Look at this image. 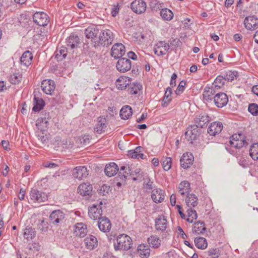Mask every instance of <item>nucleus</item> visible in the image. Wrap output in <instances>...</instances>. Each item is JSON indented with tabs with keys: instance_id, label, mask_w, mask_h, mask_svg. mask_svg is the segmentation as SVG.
I'll return each mask as SVG.
<instances>
[{
	"instance_id": "obj_1",
	"label": "nucleus",
	"mask_w": 258,
	"mask_h": 258,
	"mask_svg": "<svg viewBox=\"0 0 258 258\" xmlns=\"http://www.w3.org/2000/svg\"><path fill=\"white\" fill-rule=\"evenodd\" d=\"M132 244L131 238L122 234L117 237L116 242L114 243V248L115 251H126L131 248Z\"/></svg>"
},
{
	"instance_id": "obj_2",
	"label": "nucleus",
	"mask_w": 258,
	"mask_h": 258,
	"mask_svg": "<svg viewBox=\"0 0 258 258\" xmlns=\"http://www.w3.org/2000/svg\"><path fill=\"white\" fill-rule=\"evenodd\" d=\"M114 40L113 32L109 30L106 29L99 33V39L94 41V46L97 47L100 45L108 46L111 44Z\"/></svg>"
},
{
	"instance_id": "obj_3",
	"label": "nucleus",
	"mask_w": 258,
	"mask_h": 258,
	"mask_svg": "<svg viewBox=\"0 0 258 258\" xmlns=\"http://www.w3.org/2000/svg\"><path fill=\"white\" fill-rule=\"evenodd\" d=\"M229 143L232 147L236 149H240L248 145L246 137L241 133L232 135Z\"/></svg>"
},
{
	"instance_id": "obj_4",
	"label": "nucleus",
	"mask_w": 258,
	"mask_h": 258,
	"mask_svg": "<svg viewBox=\"0 0 258 258\" xmlns=\"http://www.w3.org/2000/svg\"><path fill=\"white\" fill-rule=\"evenodd\" d=\"M103 203L102 201L92 205L88 208L89 217L94 220H99L102 215V206Z\"/></svg>"
},
{
	"instance_id": "obj_5",
	"label": "nucleus",
	"mask_w": 258,
	"mask_h": 258,
	"mask_svg": "<svg viewBox=\"0 0 258 258\" xmlns=\"http://www.w3.org/2000/svg\"><path fill=\"white\" fill-rule=\"evenodd\" d=\"M30 200L34 202H44L47 200L46 193L39 191L37 189H31L29 193Z\"/></svg>"
},
{
	"instance_id": "obj_6",
	"label": "nucleus",
	"mask_w": 258,
	"mask_h": 258,
	"mask_svg": "<svg viewBox=\"0 0 258 258\" xmlns=\"http://www.w3.org/2000/svg\"><path fill=\"white\" fill-rule=\"evenodd\" d=\"M33 22L38 26H46L49 21V17L43 12H37L33 16Z\"/></svg>"
},
{
	"instance_id": "obj_7",
	"label": "nucleus",
	"mask_w": 258,
	"mask_h": 258,
	"mask_svg": "<svg viewBox=\"0 0 258 258\" xmlns=\"http://www.w3.org/2000/svg\"><path fill=\"white\" fill-rule=\"evenodd\" d=\"M170 47V45L168 42L165 41H160L155 45L154 51L158 56H163L167 53Z\"/></svg>"
},
{
	"instance_id": "obj_8",
	"label": "nucleus",
	"mask_w": 258,
	"mask_h": 258,
	"mask_svg": "<svg viewBox=\"0 0 258 258\" xmlns=\"http://www.w3.org/2000/svg\"><path fill=\"white\" fill-rule=\"evenodd\" d=\"M200 133V130L196 125H191L185 133V137L188 141H190V143H192L193 141L198 138Z\"/></svg>"
},
{
	"instance_id": "obj_9",
	"label": "nucleus",
	"mask_w": 258,
	"mask_h": 258,
	"mask_svg": "<svg viewBox=\"0 0 258 258\" xmlns=\"http://www.w3.org/2000/svg\"><path fill=\"white\" fill-rule=\"evenodd\" d=\"M117 70L121 73H125L131 70L132 62L130 59L122 57L118 59L116 63Z\"/></svg>"
},
{
	"instance_id": "obj_10",
	"label": "nucleus",
	"mask_w": 258,
	"mask_h": 258,
	"mask_svg": "<svg viewBox=\"0 0 258 258\" xmlns=\"http://www.w3.org/2000/svg\"><path fill=\"white\" fill-rule=\"evenodd\" d=\"M228 102L227 94L223 92H217L214 97V102L218 108L226 106Z\"/></svg>"
},
{
	"instance_id": "obj_11",
	"label": "nucleus",
	"mask_w": 258,
	"mask_h": 258,
	"mask_svg": "<svg viewBox=\"0 0 258 258\" xmlns=\"http://www.w3.org/2000/svg\"><path fill=\"white\" fill-rule=\"evenodd\" d=\"M125 52V46L121 43H115L111 50V55L115 59L120 58Z\"/></svg>"
},
{
	"instance_id": "obj_12",
	"label": "nucleus",
	"mask_w": 258,
	"mask_h": 258,
	"mask_svg": "<svg viewBox=\"0 0 258 258\" xmlns=\"http://www.w3.org/2000/svg\"><path fill=\"white\" fill-rule=\"evenodd\" d=\"M64 213L60 210H54L51 212L49 216L50 222L53 225H58L59 223L62 222L64 218Z\"/></svg>"
},
{
	"instance_id": "obj_13",
	"label": "nucleus",
	"mask_w": 258,
	"mask_h": 258,
	"mask_svg": "<svg viewBox=\"0 0 258 258\" xmlns=\"http://www.w3.org/2000/svg\"><path fill=\"white\" fill-rule=\"evenodd\" d=\"M155 226L157 231L163 232L167 227V221L163 215H158L155 219Z\"/></svg>"
},
{
	"instance_id": "obj_14",
	"label": "nucleus",
	"mask_w": 258,
	"mask_h": 258,
	"mask_svg": "<svg viewBox=\"0 0 258 258\" xmlns=\"http://www.w3.org/2000/svg\"><path fill=\"white\" fill-rule=\"evenodd\" d=\"M131 8L135 13L140 14L145 12L147 5L143 0H135L131 3Z\"/></svg>"
},
{
	"instance_id": "obj_15",
	"label": "nucleus",
	"mask_w": 258,
	"mask_h": 258,
	"mask_svg": "<svg viewBox=\"0 0 258 258\" xmlns=\"http://www.w3.org/2000/svg\"><path fill=\"white\" fill-rule=\"evenodd\" d=\"M244 24L247 30H254L258 28V18L255 16L246 17L244 19Z\"/></svg>"
},
{
	"instance_id": "obj_16",
	"label": "nucleus",
	"mask_w": 258,
	"mask_h": 258,
	"mask_svg": "<svg viewBox=\"0 0 258 258\" xmlns=\"http://www.w3.org/2000/svg\"><path fill=\"white\" fill-rule=\"evenodd\" d=\"M210 121V117L205 113H202L197 115L195 118V124L197 127L204 128L207 126V124Z\"/></svg>"
},
{
	"instance_id": "obj_17",
	"label": "nucleus",
	"mask_w": 258,
	"mask_h": 258,
	"mask_svg": "<svg viewBox=\"0 0 258 258\" xmlns=\"http://www.w3.org/2000/svg\"><path fill=\"white\" fill-rule=\"evenodd\" d=\"M89 174L86 166H78L75 168L73 171V175L74 178L79 180H83L86 178Z\"/></svg>"
},
{
	"instance_id": "obj_18",
	"label": "nucleus",
	"mask_w": 258,
	"mask_h": 258,
	"mask_svg": "<svg viewBox=\"0 0 258 258\" xmlns=\"http://www.w3.org/2000/svg\"><path fill=\"white\" fill-rule=\"evenodd\" d=\"M98 226L99 230L103 232H108L111 228L110 220L106 217H102L98 221Z\"/></svg>"
},
{
	"instance_id": "obj_19",
	"label": "nucleus",
	"mask_w": 258,
	"mask_h": 258,
	"mask_svg": "<svg viewBox=\"0 0 258 258\" xmlns=\"http://www.w3.org/2000/svg\"><path fill=\"white\" fill-rule=\"evenodd\" d=\"M194 156L190 153H186L183 154L180 160L181 166L184 169L189 168L192 164Z\"/></svg>"
},
{
	"instance_id": "obj_20",
	"label": "nucleus",
	"mask_w": 258,
	"mask_h": 258,
	"mask_svg": "<svg viewBox=\"0 0 258 258\" xmlns=\"http://www.w3.org/2000/svg\"><path fill=\"white\" fill-rule=\"evenodd\" d=\"M41 87L45 93L51 95L54 90L55 85L53 80H45L42 82Z\"/></svg>"
},
{
	"instance_id": "obj_21",
	"label": "nucleus",
	"mask_w": 258,
	"mask_h": 258,
	"mask_svg": "<svg viewBox=\"0 0 258 258\" xmlns=\"http://www.w3.org/2000/svg\"><path fill=\"white\" fill-rule=\"evenodd\" d=\"M217 93L216 89L213 87L207 86L205 87L203 93L204 100L207 101H211L214 99V97Z\"/></svg>"
},
{
	"instance_id": "obj_22",
	"label": "nucleus",
	"mask_w": 258,
	"mask_h": 258,
	"mask_svg": "<svg viewBox=\"0 0 258 258\" xmlns=\"http://www.w3.org/2000/svg\"><path fill=\"white\" fill-rule=\"evenodd\" d=\"M106 119L103 116H100L97 118V122L94 129L95 132L98 134L104 132L107 127Z\"/></svg>"
},
{
	"instance_id": "obj_23",
	"label": "nucleus",
	"mask_w": 258,
	"mask_h": 258,
	"mask_svg": "<svg viewBox=\"0 0 258 258\" xmlns=\"http://www.w3.org/2000/svg\"><path fill=\"white\" fill-rule=\"evenodd\" d=\"M86 225L83 223H78L75 226L74 233L76 236L84 237L87 233Z\"/></svg>"
},
{
	"instance_id": "obj_24",
	"label": "nucleus",
	"mask_w": 258,
	"mask_h": 258,
	"mask_svg": "<svg viewBox=\"0 0 258 258\" xmlns=\"http://www.w3.org/2000/svg\"><path fill=\"white\" fill-rule=\"evenodd\" d=\"M223 124L220 122H213L208 128V132L211 136H215L219 134L223 129Z\"/></svg>"
},
{
	"instance_id": "obj_25",
	"label": "nucleus",
	"mask_w": 258,
	"mask_h": 258,
	"mask_svg": "<svg viewBox=\"0 0 258 258\" xmlns=\"http://www.w3.org/2000/svg\"><path fill=\"white\" fill-rule=\"evenodd\" d=\"M84 243L86 247L89 250H93L98 245V240L96 237L89 235L84 239Z\"/></svg>"
},
{
	"instance_id": "obj_26",
	"label": "nucleus",
	"mask_w": 258,
	"mask_h": 258,
	"mask_svg": "<svg viewBox=\"0 0 258 258\" xmlns=\"http://www.w3.org/2000/svg\"><path fill=\"white\" fill-rule=\"evenodd\" d=\"M118 171V168L116 163L111 162L106 164L104 169L105 174L108 177H112Z\"/></svg>"
},
{
	"instance_id": "obj_27",
	"label": "nucleus",
	"mask_w": 258,
	"mask_h": 258,
	"mask_svg": "<svg viewBox=\"0 0 258 258\" xmlns=\"http://www.w3.org/2000/svg\"><path fill=\"white\" fill-rule=\"evenodd\" d=\"M151 198L155 203H161L164 199V192L159 188L154 189L152 190Z\"/></svg>"
},
{
	"instance_id": "obj_28",
	"label": "nucleus",
	"mask_w": 258,
	"mask_h": 258,
	"mask_svg": "<svg viewBox=\"0 0 258 258\" xmlns=\"http://www.w3.org/2000/svg\"><path fill=\"white\" fill-rule=\"evenodd\" d=\"M92 190V186L88 183L80 184L78 188V192L82 196H89Z\"/></svg>"
},
{
	"instance_id": "obj_29",
	"label": "nucleus",
	"mask_w": 258,
	"mask_h": 258,
	"mask_svg": "<svg viewBox=\"0 0 258 258\" xmlns=\"http://www.w3.org/2000/svg\"><path fill=\"white\" fill-rule=\"evenodd\" d=\"M100 30L95 27H89L85 30L84 34L88 39H91L92 40L95 39L97 36L99 34Z\"/></svg>"
},
{
	"instance_id": "obj_30",
	"label": "nucleus",
	"mask_w": 258,
	"mask_h": 258,
	"mask_svg": "<svg viewBox=\"0 0 258 258\" xmlns=\"http://www.w3.org/2000/svg\"><path fill=\"white\" fill-rule=\"evenodd\" d=\"M186 205L188 208H194L198 206V199L194 194H188L185 198Z\"/></svg>"
},
{
	"instance_id": "obj_31",
	"label": "nucleus",
	"mask_w": 258,
	"mask_h": 258,
	"mask_svg": "<svg viewBox=\"0 0 258 258\" xmlns=\"http://www.w3.org/2000/svg\"><path fill=\"white\" fill-rule=\"evenodd\" d=\"M178 192L181 196H187L189 194L190 190V183L187 181H183L178 185Z\"/></svg>"
},
{
	"instance_id": "obj_32",
	"label": "nucleus",
	"mask_w": 258,
	"mask_h": 258,
	"mask_svg": "<svg viewBox=\"0 0 258 258\" xmlns=\"http://www.w3.org/2000/svg\"><path fill=\"white\" fill-rule=\"evenodd\" d=\"M138 253L141 258H148L150 254V249L148 245L140 244L138 247Z\"/></svg>"
},
{
	"instance_id": "obj_33",
	"label": "nucleus",
	"mask_w": 258,
	"mask_h": 258,
	"mask_svg": "<svg viewBox=\"0 0 258 258\" xmlns=\"http://www.w3.org/2000/svg\"><path fill=\"white\" fill-rule=\"evenodd\" d=\"M143 148L139 146L135 150H132L128 151L127 156L132 158L135 159H143L144 155L141 153Z\"/></svg>"
},
{
	"instance_id": "obj_34",
	"label": "nucleus",
	"mask_w": 258,
	"mask_h": 258,
	"mask_svg": "<svg viewBox=\"0 0 258 258\" xmlns=\"http://www.w3.org/2000/svg\"><path fill=\"white\" fill-rule=\"evenodd\" d=\"M33 59V55L32 53L29 51L24 52L21 57V62L25 66H28L31 63Z\"/></svg>"
},
{
	"instance_id": "obj_35",
	"label": "nucleus",
	"mask_w": 258,
	"mask_h": 258,
	"mask_svg": "<svg viewBox=\"0 0 258 258\" xmlns=\"http://www.w3.org/2000/svg\"><path fill=\"white\" fill-rule=\"evenodd\" d=\"M36 125L41 131H46L48 126V118L46 117L38 118Z\"/></svg>"
},
{
	"instance_id": "obj_36",
	"label": "nucleus",
	"mask_w": 258,
	"mask_h": 258,
	"mask_svg": "<svg viewBox=\"0 0 258 258\" xmlns=\"http://www.w3.org/2000/svg\"><path fill=\"white\" fill-rule=\"evenodd\" d=\"M80 39L77 35H71L67 40V44L68 47L72 49L77 47L79 44Z\"/></svg>"
},
{
	"instance_id": "obj_37",
	"label": "nucleus",
	"mask_w": 258,
	"mask_h": 258,
	"mask_svg": "<svg viewBox=\"0 0 258 258\" xmlns=\"http://www.w3.org/2000/svg\"><path fill=\"white\" fill-rule=\"evenodd\" d=\"M132 114V108L128 105L123 106L120 111V116L123 119H127Z\"/></svg>"
},
{
	"instance_id": "obj_38",
	"label": "nucleus",
	"mask_w": 258,
	"mask_h": 258,
	"mask_svg": "<svg viewBox=\"0 0 258 258\" xmlns=\"http://www.w3.org/2000/svg\"><path fill=\"white\" fill-rule=\"evenodd\" d=\"M128 175H134V172L131 171L130 167L128 166L126 167L124 166H121L120 171L118 173L120 178L123 180H125Z\"/></svg>"
},
{
	"instance_id": "obj_39",
	"label": "nucleus",
	"mask_w": 258,
	"mask_h": 258,
	"mask_svg": "<svg viewBox=\"0 0 258 258\" xmlns=\"http://www.w3.org/2000/svg\"><path fill=\"white\" fill-rule=\"evenodd\" d=\"M148 242L150 246L154 248H158L161 245V240L157 236L151 235L148 238Z\"/></svg>"
},
{
	"instance_id": "obj_40",
	"label": "nucleus",
	"mask_w": 258,
	"mask_h": 258,
	"mask_svg": "<svg viewBox=\"0 0 258 258\" xmlns=\"http://www.w3.org/2000/svg\"><path fill=\"white\" fill-rule=\"evenodd\" d=\"M129 81L128 77L121 76L116 80V86L118 89L121 90L125 89L127 85H128Z\"/></svg>"
},
{
	"instance_id": "obj_41",
	"label": "nucleus",
	"mask_w": 258,
	"mask_h": 258,
	"mask_svg": "<svg viewBox=\"0 0 258 258\" xmlns=\"http://www.w3.org/2000/svg\"><path fill=\"white\" fill-rule=\"evenodd\" d=\"M45 105V102L42 98L35 97L34 98V106L32 110L35 112H37L42 109Z\"/></svg>"
},
{
	"instance_id": "obj_42",
	"label": "nucleus",
	"mask_w": 258,
	"mask_h": 258,
	"mask_svg": "<svg viewBox=\"0 0 258 258\" xmlns=\"http://www.w3.org/2000/svg\"><path fill=\"white\" fill-rule=\"evenodd\" d=\"M23 235L25 239L29 240L35 237L36 231L32 227L28 226L24 230Z\"/></svg>"
},
{
	"instance_id": "obj_43",
	"label": "nucleus",
	"mask_w": 258,
	"mask_h": 258,
	"mask_svg": "<svg viewBox=\"0 0 258 258\" xmlns=\"http://www.w3.org/2000/svg\"><path fill=\"white\" fill-rule=\"evenodd\" d=\"M205 230V224L203 222L201 221L196 222L192 228V232L198 234L203 233Z\"/></svg>"
},
{
	"instance_id": "obj_44",
	"label": "nucleus",
	"mask_w": 258,
	"mask_h": 258,
	"mask_svg": "<svg viewBox=\"0 0 258 258\" xmlns=\"http://www.w3.org/2000/svg\"><path fill=\"white\" fill-rule=\"evenodd\" d=\"M160 16L164 20L170 21L173 18V13L170 10L164 8L160 11Z\"/></svg>"
},
{
	"instance_id": "obj_45",
	"label": "nucleus",
	"mask_w": 258,
	"mask_h": 258,
	"mask_svg": "<svg viewBox=\"0 0 258 258\" xmlns=\"http://www.w3.org/2000/svg\"><path fill=\"white\" fill-rule=\"evenodd\" d=\"M195 245L200 249H204L207 248L208 243L206 238L202 237H197L195 239Z\"/></svg>"
},
{
	"instance_id": "obj_46",
	"label": "nucleus",
	"mask_w": 258,
	"mask_h": 258,
	"mask_svg": "<svg viewBox=\"0 0 258 258\" xmlns=\"http://www.w3.org/2000/svg\"><path fill=\"white\" fill-rule=\"evenodd\" d=\"M67 54V49L64 46H61L55 52V58L58 60H61L64 58Z\"/></svg>"
},
{
	"instance_id": "obj_47",
	"label": "nucleus",
	"mask_w": 258,
	"mask_h": 258,
	"mask_svg": "<svg viewBox=\"0 0 258 258\" xmlns=\"http://www.w3.org/2000/svg\"><path fill=\"white\" fill-rule=\"evenodd\" d=\"M249 155L254 160H258V143H254L251 146Z\"/></svg>"
},
{
	"instance_id": "obj_48",
	"label": "nucleus",
	"mask_w": 258,
	"mask_h": 258,
	"mask_svg": "<svg viewBox=\"0 0 258 258\" xmlns=\"http://www.w3.org/2000/svg\"><path fill=\"white\" fill-rule=\"evenodd\" d=\"M225 78L222 76H218L214 81V82L212 85V86L215 89H220L224 85Z\"/></svg>"
},
{
	"instance_id": "obj_49",
	"label": "nucleus",
	"mask_w": 258,
	"mask_h": 258,
	"mask_svg": "<svg viewBox=\"0 0 258 258\" xmlns=\"http://www.w3.org/2000/svg\"><path fill=\"white\" fill-rule=\"evenodd\" d=\"M192 208H189L187 210V218L186 220L189 223H192L194 220L198 217V215L196 210H193Z\"/></svg>"
},
{
	"instance_id": "obj_50",
	"label": "nucleus",
	"mask_w": 258,
	"mask_h": 258,
	"mask_svg": "<svg viewBox=\"0 0 258 258\" xmlns=\"http://www.w3.org/2000/svg\"><path fill=\"white\" fill-rule=\"evenodd\" d=\"M142 89V85L139 83H133L130 85L128 91L131 94H137Z\"/></svg>"
},
{
	"instance_id": "obj_51",
	"label": "nucleus",
	"mask_w": 258,
	"mask_h": 258,
	"mask_svg": "<svg viewBox=\"0 0 258 258\" xmlns=\"http://www.w3.org/2000/svg\"><path fill=\"white\" fill-rule=\"evenodd\" d=\"M22 78V77L21 74L18 73H16L11 75L9 77V81L13 84H17L21 82Z\"/></svg>"
},
{
	"instance_id": "obj_52",
	"label": "nucleus",
	"mask_w": 258,
	"mask_h": 258,
	"mask_svg": "<svg viewBox=\"0 0 258 258\" xmlns=\"http://www.w3.org/2000/svg\"><path fill=\"white\" fill-rule=\"evenodd\" d=\"M162 164L163 169L167 171L171 167L172 159L170 157H165L162 159Z\"/></svg>"
},
{
	"instance_id": "obj_53",
	"label": "nucleus",
	"mask_w": 258,
	"mask_h": 258,
	"mask_svg": "<svg viewBox=\"0 0 258 258\" xmlns=\"http://www.w3.org/2000/svg\"><path fill=\"white\" fill-rule=\"evenodd\" d=\"M237 74V72L228 71L224 75V78L225 80L229 81H233L234 78L236 77Z\"/></svg>"
},
{
	"instance_id": "obj_54",
	"label": "nucleus",
	"mask_w": 258,
	"mask_h": 258,
	"mask_svg": "<svg viewBox=\"0 0 258 258\" xmlns=\"http://www.w3.org/2000/svg\"><path fill=\"white\" fill-rule=\"evenodd\" d=\"M248 110L252 115H257L258 114V105L256 103L250 104L248 106Z\"/></svg>"
},
{
	"instance_id": "obj_55",
	"label": "nucleus",
	"mask_w": 258,
	"mask_h": 258,
	"mask_svg": "<svg viewBox=\"0 0 258 258\" xmlns=\"http://www.w3.org/2000/svg\"><path fill=\"white\" fill-rule=\"evenodd\" d=\"M186 84V82L184 80H182L180 82L176 91L175 93L176 95L181 94L184 90V86Z\"/></svg>"
},
{
	"instance_id": "obj_56",
	"label": "nucleus",
	"mask_w": 258,
	"mask_h": 258,
	"mask_svg": "<svg viewBox=\"0 0 258 258\" xmlns=\"http://www.w3.org/2000/svg\"><path fill=\"white\" fill-rule=\"evenodd\" d=\"M159 4L156 0H151L149 6L152 10L157 11L159 9Z\"/></svg>"
},
{
	"instance_id": "obj_57",
	"label": "nucleus",
	"mask_w": 258,
	"mask_h": 258,
	"mask_svg": "<svg viewBox=\"0 0 258 258\" xmlns=\"http://www.w3.org/2000/svg\"><path fill=\"white\" fill-rule=\"evenodd\" d=\"M42 135H38V139L41 141V142L45 144H47L48 142V139L46 135H44L45 131H41Z\"/></svg>"
},
{
	"instance_id": "obj_58",
	"label": "nucleus",
	"mask_w": 258,
	"mask_h": 258,
	"mask_svg": "<svg viewBox=\"0 0 258 258\" xmlns=\"http://www.w3.org/2000/svg\"><path fill=\"white\" fill-rule=\"evenodd\" d=\"M80 142L84 145H87L90 143V136L88 135H85L80 139Z\"/></svg>"
},
{
	"instance_id": "obj_59",
	"label": "nucleus",
	"mask_w": 258,
	"mask_h": 258,
	"mask_svg": "<svg viewBox=\"0 0 258 258\" xmlns=\"http://www.w3.org/2000/svg\"><path fill=\"white\" fill-rule=\"evenodd\" d=\"M30 249L33 251H38L40 248V245L38 242H33L29 244Z\"/></svg>"
},
{
	"instance_id": "obj_60",
	"label": "nucleus",
	"mask_w": 258,
	"mask_h": 258,
	"mask_svg": "<svg viewBox=\"0 0 258 258\" xmlns=\"http://www.w3.org/2000/svg\"><path fill=\"white\" fill-rule=\"evenodd\" d=\"M176 207L177 208L178 212L181 218L183 219H185L186 215L183 213L182 211V207L179 205H176Z\"/></svg>"
},
{
	"instance_id": "obj_61",
	"label": "nucleus",
	"mask_w": 258,
	"mask_h": 258,
	"mask_svg": "<svg viewBox=\"0 0 258 258\" xmlns=\"http://www.w3.org/2000/svg\"><path fill=\"white\" fill-rule=\"evenodd\" d=\"M44 166L46 168H55L58 167V165L52 162H46L44 164Z\"/></svg>"
},
{
	"instance_id": "obj_62",
	"label": "nucleus",
	"mask_w": 258,
	"mask_h": 258,
	"mask_svg": "<svg viewBox=\"0 0 258 258\" xmlns=\"http://www.w3.org/2000/svg\"><path fill=\"white\" fill-rule=\"evenodd\" d=\"M171 98H167V97H164L163 98V99L162 100V106L163 107H166L168 106V105L169 104V103H170V102L171 101Z\"/></svg>"
},
{
	"instance_id": "obj_63",
	"label": "nucleus",
	"mask_w": 258,
	"mask_h": 258,
	"mask_svg": "<svg viewBox=\"0 0 258 258\" xmlns=\"http://www.w3.org/2000/svg\"><path fill=\"white\" fill-rule=\"evenodd\" d=\"M177 230H178V233L180 235V236L181 238H182L184 239H185L187 238L186 235L185 234V233H184V232L183 231L182 229L180 227L178 226L177 227Z\"/></svg>"
},
{
	"instance_id": "obj_64",
	"label": "nucleus",
	"mask_w": 258,
	"mask_h": 258,
	"mask_svg": "<svg viewBox=\"0 0 258 258\" xmlns=\"http://www.w3.org/2000/svg\"><path fill=\"white\" fill-rule=\"evenodd\" d=\"M239 164L240 166L244 168L248 166V163L243 158H240L239 159Z\"/></svg>"
}]
</instances>
